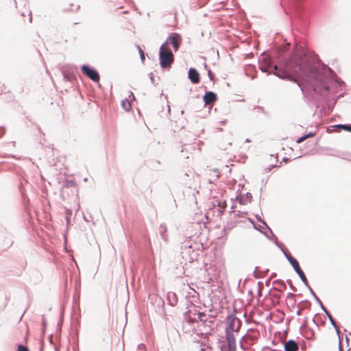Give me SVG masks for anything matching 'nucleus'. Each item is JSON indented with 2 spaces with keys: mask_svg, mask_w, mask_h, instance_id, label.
Segmentation results:
<instances>
[{
  "mask_svg": "<svg viewBox=\"0 0 351 351\" xmlns=\"http://www.w3.org/2000/svg\"><path fill=\"white\" fill-rule=\"evenodd\" d=\"M260 69L266 73H274L278 77L282 79H287L291 81L296 82L295 79H293L291 76H290L287 71H278L277 66H272L271 60L270 57L264 56L261 60L260 62Z\"/></svg>",
  "mask_w": 351,
  "mask_h": 351,
  "instance_id": "f257e3e1",
  "label": "nucleus"
},
{
  "mask_svg": "<svg viewBox=\"0 0 351 351\" xmlns=\"http://www.w3.org/2000/svg\"><path fill=\"white\" fill-rule=\"evenodd\" d=\"M160 64L163 69H169L174 61V56L170 48L161 45L159 51Z\"/></svg>",
  "mask_w": 351,
  "mask_h": 351,
  "instance_id": "f03ea898",
  "label": "nucleus"
},
{
  "mask_svg": "<svg viewBox=\"0 0 351 351\" xmlns=\"http://www.w3.org/2000/svg\"><path fill=\"white\" fill-rule=\"evenodd\" d=\"M226 332H237L240 330L241 322L234 315H230L226 319Z\"/></svg>",
  "mask_w": 351,
  "mask_h": 351,
  "instance_id": "7ed1b4c3",
  "label": "nucleus"
},
{
  "mask_svg": "<svg viewBox=\"0 0 351 351\" xmlns=\"http://www.w3.org/2000/svg\"><path fill=\"white\" fill-rule=\"evenodd\" d=\"M181 42V36L178 33H172L162 45H166L167 48H169V45H171L174 51H177L179 49Z\"/></svg>",
  "mask_w": 351,
  "mask_h": 351,
  "instance_id": "20e7f679",
  "label": "nucleus"
},
{
  "mask_svg": "<svg viewBox=\"0 0 351 351\" xmlns=\"http://www.w3.org/2000/svg\"><path fill=\"white\" fill-rule=\"evenodd\" d=\"M226 206L227 204L224 201H218L217 205L213 204V208L211 209L213 217H221Z\"/></svg>",
  "mask_w": 351,
  "mask_h": 351,
  "instance_id": "39448f33",
  "label": "nucleus"
},
{
  "mask_svg": "<svg viewBox=\"0 0 351 351\" xmlns=\"http://www.w3.org/2000/svg\"><path fill=\"white\" fill-rule=\"evenodd\" d=\"M287 258H288L289 263L291 264V265L294 268L295 271L297 272V274L299 275V276L302 279V280L304 282H306L307 279L304 275V273L300 267L299 263L297 261V260L291 256H287Z\"/></svg>",
  "mask_w": 351,
  "mask_h": 351,
  "instance_id": "423d86ee",
  "label": "nucleus"
},
{
  "mask_svg": "<svg viewBox=\"0 0 351 351\" xmlns=\"http://www.w3.org/2000/svg\"><path fill=\"white\" fill-rule=\"evenodd\" d=\"M82 71L84 75L88 76L93 81L98 82L99 80V75L98 73L95 70L90 69L88 66H83L82 67Z\"/></svg>",
  "mask_w": 351,
  "mask_h": 351,
  "instance_id": "0eeeda50",
  "label": "nucleus"
},
{
  "mask_svg": "<svg viewBox=\"0 0 351 351\" xmlns=\"http://www.w3.org/2000/svg\"><path fill=\"white\" fill-rule=\"evenodd\" d=\"M226 340L230 351L236 350V341L234 334L233 332H226Z\"/></svg>",
  "mask_w": 351,
  "mask_h": 351,
  "instance_id": "6e6552de",
  "label": "nucleus"
},
{
  "mask_svg": "<svg viewBox=\"0 0 351 351\" xmlns=\"http://www.w3.org/2000/svg\"><path fill=\"white\" fill-rule=\"evenodd\" d=\"M217 95L213 92H206L204 96V101L206 104H213L217 101Z\"/></svg>",
  "mask_w": 351,
  "mask_h": 351,
  "instance_id": "1a4fd4ad",
  "label": "nucleus"
},
{
  "mask_svg": "<svg viewBox=\"0 0 351 351\" xmlns=\"http://www.w3.org/2000/svg\"><path fill=\"white\" fill-rule=\"evenodd\" d=\"M189 78L193 84H198L199 82V75L195 69H189Z\"/></svg>",
  "mask_w": 351,
  "mask_h": 351,
  "instance_id": "9d476101",
  "label": "nucleus"
},
{
  "mask_svg": "<svg viewBox=\"0 0 351 351\" xmlns=\"http://www.w3.org/2000/svg\"><path fill=\"white\" fill-rule=\"evenodd\" d=\"M285 351H297L298 350V343L294 340H289L285 344Z\"/></svg>",
  "mask_w": 351,
  "mask_h": 351,
  "instance_id": "9b49d317",
  "label": "nucleus"
},
{
  "mask_svg": "<svg viewBox=\"0 0 351 351\" xmlns=\"http://www.w3.org/2000/svg\"><path fill=\"white\" fill-rule=\"evenodd\" d=\"M191 313H193V315L194 316H196V318L197 319V322H202L203 323H205L206 322V314L203 312H199L197 311L195 308H193V311H191Z\"/></svg>",
  "mask_w": 351,
  "mask_h": 351,
  "instance_id": "f8f14e48",
  "label": "nucleus"
},
{
  "mask_svg": "<svg viewBox=\"0 0 351 351\" xmlns=\"http://www.w3.org/2000/svg\"><path fill=\"white\" fill-rule=\"evenodd\" d=\"M191 311H193V309H191L187 312V313L186 314V319H187L188 322L190 324L197 322L196 316H194L193 315V313H191Z\"/></svg>",
  "mask_w": 351,
  "mask_h": 351,
  "instance_id": "ddd939ff",
  "label": "nucleus"
},
{
  "mask_svg": "<svg viewBox=\"0 0 351 351\" xmlns=\"http://www.w3.org/2000/svg\"><path fill=\"white\" fill-rule=\"evenodd\" d=\"M121 106L126 111H130L132 108L131 103L128 99L123 100L121 102Z\"/></svg>",
  "mask_w": 351,
  "mask_h": 351,
  "instance_id": "4468645a",
  "label": "nucleus"
},
{
  "mask_svg": "<svg viewBox=\"0 0 351 351\" xmlns=\"http://www.w3.org/2000/svg\"><path fill=\"white\" fill-rule=\"evenodd\" d=\"M313 136H314V134H313V133H312V132H310V133H308V134H306V135H305V136H302V137L299 138L296 141V142H297L298 143H300L303 142L304 140H306V138H309V137H313Z\"/></svg>",
  "mask_w": 351,
  "mask_h": 351,
  "instance_id": "2eb2a0df",
  "label": "nucleus"
},
{
  "mask_svg": "<svg viewBox=\"0 0 351 351\" xmlns=\"http://www.w3.org/2000/svg\"><path fill=\"white\" fill-rule=\"evenodd\" d=\"M340 127L346 131L351 132V125H340Z\"/></svg>",
  "mask_w": 351,
  "mask_h": 351,
  "instance_id": "dca6fc26",
  "label": "nucleus"
},
{
  "mask_svg": "<svg viewBox=\"0 0 351 351\" xmlns=\"http://www.w3.org/2000/svg\"><path fill=\"white\" fill-rule=\"evenodd\" d=\"M18 351H29L27 347L23 346L22 345H19L18 346Z\"/></svg>",
  "mask_w": 351,
  "mask_h": 351,
  "instance_id": "f3484780",
  "label": "nucleus"
},
{
  "mask_svg": "<svg viewBox=\"0 0 351 351\" xmlns=\"http://www.w3.org/2000/svg\"><path fill=\"white\" fill-rule=\"evenodd\" d=\"M139 53L141 55V60L143 61L145 60V54L143 51L141 49V47H138Z\"/></svg>",
  "mask_w": 351,
  "mask_h": 351,
  "instance_id": "a211bd4d",
  "label": "nucleus"
},
{
  "mask_svg": "<svg viewBox=\"0 0 351 351\" xmlns=\"http://www.w3.org/2000/svg\"><path fill=\"white\" fill-rule=\"evenodd\" d=\"M294 298H295V295L293 293H289L288 295H287V299L288 300H294Z\"/></svg>",
  "mask_w": 351,
  "mask_h": 351,
  "instance_id": "6ab92c4d",
  "label": "nucleus"
},
{
  "mask_svg": "<svg viewBox=\"0 0 351 351\" xmlns=\"http://www.w3.org/2000/svg\"><path fill=\"white\" fill-rule=\"evenodd\" d=\"M118 342L120 343V338H118Z\"/></svg>",
  "mask_w": 351,
  "mask_h": 351,
  "instance_id": "aec40b11",
  "label": "nucleus"
}]
</instances>
